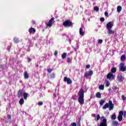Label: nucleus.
Masks as SVG:
<instances>
[{"mask_svg": "<svg viewBox=\"0 0 126 126\" xmlns=\"http://www.w3.org/2000/svg\"><path fill=\"white\" fill-rule=\"evenodd\" d=\"M114 26V22H109L106 25V29H107V33L109 35L115 34V31L112 30Z\"/></svg>", "mask_w": 126, "mask_h": 126, "instance_id": "2", "label": "nucleus"}, {"mask_svg": "<svg viewBox=\"0 0 126 126\" xmlns=\"http://www.w3.org/2000/svg\"><path fill=\"white\" fill-rule=\"evenodd\" d=\"M29 32L30 34H35V33H36V29L34 28L31 27L29 29Z\"/></svg>", "mask_w": 126, "mask_h": 126, "instance_id": "10", "label": "nucleus"}, {"mask_svg": "<svg viewBox=\"0 0 126 126\" xmlns=\"http://www.w3.org/2000/svg\"><path fill=\"white\" fill-rule=\"evenodd\" d=\"M94 10H95V11H99V7L95 6L94 8Z\"/></svg>", "mask_w": 126, "mask_h": 126, "instance_id": "30", "label": "nucleus"}, {"mask_svg": "<svg viewBox=\"0 0 126 126\" xmlns=\"http://www.w3.org/2000/svg\"><path fill=\"white\" fill-rule=\"evenodd\" d=\"M98 88L99 89H100V90H104V85H100V86H99Z\"/></svg>", "mask_w": 126, "mask_h": 126, "instance_id": "25", "label": "nucleus"}, {"mask_svg": "<svg viewBox=\"0 0 126 126\" xmlns=\"http://www.w3.org/2000/svg\"><path fill=\"white\" fill-rule=\"evenodd\" d=\"M24 78L25 79H27L28 78H29V74H28V73L27 72L25 71L24 73Z\"/></svg>", "mask_w": 126, "mask_h": 126, "instance_id": "17", "label": "nucleus"}, {"mask_svg": "<svg viewBox=\"0 0 126 126\" xmlns=\"http://www.w3.org/2000/svg\"><path fill=\"white\" fill-rule=\"evenodd\" d=\"M63 81L64 82H66L67 84L68 85L71 84V83H72V81L71 79H70L69 78H67V77H64L63 78Z\"/></svg>", "mask_w": 126, "mask_h": 126, "instance_id": "5", "label": "nucleus"}, {"mask_svg": "<svg viewBox=\"0 0 126 126\" xmlns=\"http://www.w3.org/2000/svg\"><path fill=\"white\" fill-rule=\"evenodd\" d=\"M111 72H112V73H115L116 72H117V68L116 67H113L111 68Z\"/></svg>", "mask_w": 126, "mask_h": 126, "instance_id": "22", "label": "nucleus"}, {"mask_svg": "<svg viewBox=\"0 0 126 126\" xmlns=\"http://www.w3.org/2000/svg\"><path fill=\"white\" fill-rule=\"evenodd\" d=\"M32 24H36V22H35V21H32Z\"/></svg>", "mask_w": 126, "mask_h": 126, "instance_id": "45", "label": "nucleus"}, {"mask_svg": "<svg viewBox=\"0 0 126 126\" xmlns=\"http://www.w3.org/2000/svg\"><path fill=\"white\" fill-rule=\"evenodd\" d=\"M47 71L48 72H49V73H51V72H52V71H53V70H52V69H47Z\"/></svg>", "mask_w": 126, "mask_h": 126, "instance_id": "37", "label": "nucleus"}, {"mask_svg": "<svg viewBox=\"0 0 126 126\" xmlns=\"http://www.w3.org/2000/svg\"><path fill=\"white\" fill-rule=\"evenodd\" d=\"M92 116H93L94 118H95V117H96V114H93L92 115Z\"/></svg>", "mask_w": 126, "mask_h": 126, "instance_id": "44", "label": "nucleus"}, {"mask_svg": "<svg viewBox=\"0 0 126 126\" xmlns=\"http://www.w3.org/2000/svg\"><path fill=\"white\" fill-rule=\"evenodd\" d=\"M79 126H81V125H79Z\"/></svg>", "mask_w": 126, "mask_h": 126, "instance_id": "48", "label": "nucleus"}, {"mask_svg": "<svg viewBox=\"0 0 126 126\" xmlns=\"http://www.w3.org/2000/svg\"><path fill=\"white\" fill-rule=\"evenodd\" d=\"M43 104H44V103L43 102V101H39V102L38 103V106H42V105H43Z\"/></svg>", "mask_w": 126, "mask_h": 126, "instance_id": "33", "label": "nucleus"}, {"mask_svg": "<svg viewBox=\"0 0 126 126\" xmlns=\"http://www.w3.org/2000/svg\"><path fill=\"white\" fill-rule=\"evenodd\" d=\"M99 120H100V115H97V117H96V121H99Z\"/></svg>", "mask_w": 126, "mask_h": 126, "instance_id": "39", "label": "nucleus"}, {"mask_svg": "<svg viewBox=\"0 0 126 126\" xmlns=\"http://www.w3.org/2000/svg\"><path fill=\"white\" fill-rule=\"evenodd\" d=\"M13 41H14V43H15V44H17L18 43H19L20 41H19V38H18V37H14L13 38Z\"/></svg>", "mask_w": 126, "mask_h": 126, "instance_id": "15", "label": "nucleus"}, {"mask_svg": "<svg viewBox=\"0 0 126 126\" xmlns=\"http://www.w3.org/2000/svg\"><path fill=\"white\" fill-rule=\"evenodd\" d=\"M55 20V18H52L48 23L46 24L47 27H52L53 26V22Z\"/></svg>", "mask_w": 126, "mask_h": 126, "instance_id": "7", "label": "nucleus"}, {"mask_svg": "<svg viewBox=\"0 0 126 126\" xmlns=\"http://www.w3.org/2000/svg\"><path fill=\"white\" fill-rule=\"evenodd\" d=\"M96 98H101V94L100 92H98L96 94Z\"/></svg>", "mask_w": 126, "mask_h": 126, "instance_id": "27", "label": "nucleus"}, {"mask_svg": "<svg viewBox=\"0 0 126 126\" xmlns=\"http://www.w3.org/2000/svg\"><path fill=\"white\" fill-rule=\"evenodd\" d=\"M79 33H80V35H81L82 36H83V35H84V32L82 30V28H80L79 30Z\"/></svg>", "mask_w": 126, "mask_h": 126, "instance_id": "21", "label": "nucleus"}, {"mask_svg": "<svg viewBox=\"0 0 126 126\" xmlns=\"http://www.w3.org/2000/svg\"><path fill=\"white\" fill-rule=\"evenodd\" d=\"M58 51H55V53H54V56H55L56 57H57V56H58Z\"/></svg>", "mask_w": 126, "mask_h": 126, "instance_id": "40", "label": "nucleus"}, {"mask_svg": "<svg viewBox=\"0 0 126 126\" xmlns=\"http://www.w3.org/2000/svg\"><path fill=\"white\" fill-rule=\"evenodd\" d=\"M107 78L108 79H111V78L112 79H114V78H115V76H114V74H113V73H109L107 75Z\"/></svg>", "mask_w": 126, "mask_h": 126, "instance_id": "12", "label": "nucleus"}, {"mask_svg": "<svg viewBox=\"0 0 126 126\" xmlns=\"http://www.w3.org/2000/svg\"><path fill=\"white\" fill-rule=\"evenodd\" d=\"M105 86H106V87H109L110 86V82L108 81L106 82Z\"/></svg>", "mask_w": 126, "mask_h": 126, "instance_id": "29", "label": "nucleus"}, {"mask_svg": "<svg viewBox=\"0 0 126 126\" xmlns=\"http://www.w3.org/2000/svg\"><path fill=\"white\" fill-rule=\"evenodd\" d=\"M109 108V111H111L114 109V104L112 100H109L108 103H106L103 107L102 109L103 110H106V109H108Z\"/></svg>", "mask_w": 126, "mask_h": 126, "instance_id": "3", "label": "nucleus"}, {"mask_svg": "<svg viewBox=\"0 0 126 126\" xmlns=\"http://www.w3.org/2000/svg\"><path fill=\"white\" fill-rule=\"evenodd\" d=\"M117 78L119 82H123V75H118Z\"/></svg>", "mask_w": 126, "mask_h": 126, "instance_id": "14", "label": "nucleus"}, {"mask_svg": "<svg viewBox=\"0 0 126 126\" xmlns=\"http://www.w3.org/2000/svg\"><path fill=\"white\" fill-rule=\"evenodd\" d=\"M86 68H90V64H88L86 65Z\"/></svg>", "mask_w": 126, "mask_h": 126, "instance_id": "42", "label": "nucleus"}, {"mask_svg": "<svg viewBox=\"0 0 126 126\" xmlns=\"http://www.w3.org/2000/svg\"><path fill=\"white\" fill-rule=\"evenodd\" d=\"M120 70H121V71H123V72H124V71H126V66H125V63H121L120 64Z\"/></svg>", "mask_w": 126, "mask_h": 126, "instance_id": "8", "label": "nucleus"}, {"mask_svg": "<svg viewBox=\"0 0 126 126\" xmlns=\"http://www.w3.org/2000/svg\"><path fill=\"white\" fill-rule=\"evenodd\" d=\"M23 96H24V99H25V100H27V98L28 97V93H24L23 94Z\"/></svg>", "mask_w": 126, "mask_h": 126, "instance_id": "18", "label": "nucleus"}, {"mask_svg": "<svg viewBox=\"0 0 126 126\" xmlns=\"http://www.w3.org/2000/svg\"><path fill=\"white\" fill-rule=\"evenodd\" d=\"M122 100H123L124 101H126V96H125V95H122Z\"/></svg>", "mask_w": 126, "mask_h": 126, "instance_id": "32", "label": "nucleus"}, {"mask_svg": "<svg viewBox=\"0 0 126 126\" xmlns=\"http://www.w3.org/2000/svg\"><path fill=\"white\" fill-rule=\"evenodd\" d=\"M72 24V22H71L70 20H67L63 23V25L64 27H71Z\"/></svg>", "mask_w": 126, "mask_h": 126, "instance_id": "4", "label": "nucleus"}, {"mask_svg": "<svg viewBox=\"0 0 126 126\" xmlns=\"http://www.w3.org/2000/svg\"><path fill=\"white\" fill-rule=\"evenodd\" d=\"M32 59L31 58H29L28 59V63H30V62H32Z\"/></svg>", "mask_w": 126, "mask_h": 126, "instance_id": "41", "label": "nucleus"}, {"mask_svg": "<svg viewBox=\"0 0 126 126\" xmlns=\"http://www.w3.org/2000/svg\"><path fill=\"white\" fill-rule=\"evenodd\" d=\"M104 14H105V16H108V12H105L104 13Z\"/></svg>", "mask_w": 126, "mask_h": 126, "instance_id": "43", "label": "nucleus"}, {"mask_svg": "<svg viewBox=\"0 0 126 126\" xmlns=\"http://www.w3.org/2000/svg\"><path fill=\"white\" fill-rule=\"evenodd\" d=\"M74 51H75V52H76V48H74Z\"/></svg>", "mask_w": 126, "mask_h": 126, "instance_id": "47", "label": "nucleus"}, {"mask_svg": "<svg viewBox=\"0 0 126 126\" xmlns=\"http://www.w3.org/2000/svg\"><path fill=\"white\" fill-rule=\"evenodd\" d=\"M23 94V90H19L17 92V96L19 98H20L22 96Z\"/></svg>", "mask_w": 126, "mask_h": 126, "instance_id": "13", "label": "nucleus"}, {"mask_svg": "<svg viewBox=\"0 0 126 126\" xmlns=\"http://www.w3.org/2000/svg\"><path fill=\"white\" fill-rule=\"evenodd\" d=\"M123 117L126 119V111H123Z\"/></svg>", "mask_w": 126, "mask_h": 126, "instance_id": "36", "label": "nucleus"}, {"mask_svg": "<svg viewBox=\"0 0 126 126\" xmlns=\"http://www.w3.org/2000/svg\"><path fill=\"white\" fill-rule=\"evenodd\" d=\"M104 103H105V99H101L99 101V104H100V106H103V105H104Z\"/></svg>", "mask_w": 126, "mask_h": 126, "instance_id": "23", "label": "nucleus"}, {"mask_svg": "<svg viewBox=\"0 0 126 126\" xmlns=\"http://www.w3.org/2000/svg\"><path fill=\"white\" fill-rule=\"evenodd\" d=\"M71 126H77L76 123L74 122L71 124Z\"/></svg>", "mask_w": 126, "mask_h": 126, "instance_id": "38", "label": "nucleus"}, {"mask_svg": "<svg viewBox=\"0 0 126 126\" xmlns=\"http://www.w3.org/2000/svg\"><path fill=\"white\" fill-rule=\"evenodd\" d=\"M117 11L118 12H121V11H122V6H118L117 7Z\"/></svg>", "mask_w": 126, "mask_h": 126, "instance_id": "26", "label": "nucleus"}, {"mask_svg": "<svg viewBox=\"0 0 126 126\" xmlns=\"http://www.w3.org/2000/svg\"><path fill=\"white\" fill-rule=\"evenodd\" d=\"M112 126H119V122L117 121H113L112 123Z\"/></svg>", "mask_w": 126, "mask_h": 126, "instance_id": "16", "label": "nucleus"}, {"mask_svg": "<svg viewBox=\"0 0 126 126\" xmlns=\"http://www.w3.org/2000/svg\"><path fill=\"white\" fill-rule=\"evenodd\" d=\"M99 126H107V119H103Z\"/></svg>", "mask_w": 126, "mask_h": 126, "instance_id": "11", "label": "nucleus"}, {"mask_svg": "<svg viewBox=\"0 0 126 126\" xmlns=\"http://www.w3.org/2000/svg\"><path fill=\"white\" fill-rule=\"evenodd\" d=\"M123 116H124V112L123 111H120L118 117V120L119 122L123 121Z\"/></svg>", "mask_w": 126, "mask_h": 126, "instance_id": "6", "label": "nucleus"}, {"mask_svg": "<svg viewBox=\"0 0 126 126\" xmlns=\"http://www.w3.org/2000/svg\"><path fill=\"white\" fill-rule=\"evenodd\" d=\"M19 104L20 105H23L24 104V99H23V98L20 99Z\"/></svg>", "mask_w": 126, "mask_h": 126, "instance_id": "20", "label": "nucleus"}, {"mask_svg": "<svg viewBox=\"0 0 126 126\" xmlns=\"http://www.w3.org/2000/svg\"><path fill=\"white\" fill-rule=\"evenodd\" d=\"M67 63H71V59L69 58H67Z\"/></svg>", "mask_w": 126, "mask_h": 126, "instance_id": "31", "label": "nucleus"}, {"mask_svg": "<svg viewBox=\"0 0 126 126\" xmlns=\"http://www.w3.org/2000/svg\"><path fill=\"white\" fill-rule=\"evenodd\" d=\"M111 119L112 120H116V119H117V116H116V114H113L111 115Z\"/></svg>", "mask_w": 126, "mask_h": 126, "instance_id": "24", "label": "nucleus"}, {"mask_svg": "<svg viewBox=\"0 0 126 126\" xmlns=\"http://www.w3.org/2000/svg\"><path fill=\"white\" fill-rule=\"evenodd\" d=\"M9 118H10V119H11V116L10 115H9Z\"/></svg>", "mask_w": 126, "mask_h": 126, "instance_id": "46", "label": "nucleus"}, {"mask_svg": "<svg viewBox=\"0 0 126 126\" xmlns=\"http://www.w3.org/2000/svg\"><path fill=\"white\" fill-rule=\"evenodd\" d=\"M67 56V54H66V53H64L62 55V58L63 60H64V59H65V58H66V56Z\"/></svg>", "mask_w": 126, "mask_h": 126, "instance_id": "19", "label": "nucleus"}, {"mask_svg": "<svg viewBox=\"0 0 126 126\" xmlns=\"http://www.w3.org/2000/svg\"><path fill=\"white\" fill-rule=\"evenodd\" d=\"M93 74V71L90 70L89 71L86 72L85 74V77H88V76H91Z\"/></svg>", "mask_w": 126, "mask_h": 126, "instance_id": "9", "label": "nucleus"}, {"mask_svg": "<svg viewBox=\"0 0 126 126\" xmlns=\"http://www.w3.org/2000/svg\"><path fill=\"white\" fill-rule=\"evenodd\" d=\"M103 43V40L102 39H98V44H102Z\"/></svg>", "mask_w": 126, "mask_h": 126, "instance_id": "34", "label": "nucleus"}, {"mask_svg": "<svg viewBox=\"0 0 126 126\" xmlns=\"http://www.w3.org/2000/svg\"><path fill=\"white\" fill-rule=\"evenodd\" d=\"M126 60V56L122 55L121 57V61H125Z\"/></svg>", "mask_w": 126, "mask_h": 126, "instance_id": "28", "label": "nucleus"}, {"mask_svg": "<svg viewBox=\"0 0 126 126\" xmlns=\"http://www.w3.org/2000/svg\"><path fill=\"white\" fill-rule=\"evenodd\" d=\"M79 98L78 99V101L80 103V105H84V90L81 89L79 91Z\"/></svg>", "mask_w": 126, "mask_h": 126, "instance_id": "1", "label": "nucleus"}, {"mask_svg": "<svg viewBox=\"0 0 126 126\" xmlns=\"http://www.w3.org/2000/svg\"><path fill=\"white\" fill-rule=\"evenodd\" d=\"M100 21L101 22H104L105 21V18L104 17H102L100 18Z\"/></svg>", "mask_w": 126, "mask_h": 126, "instance_id": "35", "label": "nucleus"}]
</instances>
